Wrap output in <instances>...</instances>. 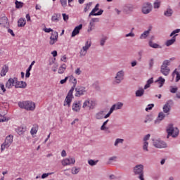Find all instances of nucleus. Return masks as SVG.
<instances>
[{"instance_id":"f257e3e1","label":"nucleus","mask_w":180,"mask_h":180,"mask_svg":"<svg viewBox=\"0 0 180 180\" xmlns=\"http://www.w3.org/2000/svg\"><path fill=\"white\" fill-rule=\"evenodd\" d=\"M18 106L21 109H25L26 110H33L36 109V104L32 101L19 102Z\"/></svg>"},{"instance_id":"ea45409f","label":"nucleus","mask_w":180,"mask_h":180,"mask_svg":"<svg viewBox=\"0 0 180 180\" xmlns=\"http://www.w3.org/2000/svg\"><path fill=\"white\" fill-rule=\"evenodd\" d=\"M99 160H94L92 159L88 160V164L91 165V167H94V165H96L98 164V162Z\"/></svg>"},{"instance_id":"e433bc0d","label":"nucleus","mask_w":180,"mask_h":180,"mask_svg":"<svg viewBox=\"0 0 180 180\" xmlns=\"http://www.w3.org/2000/svg\"><path fill=\"white\" fill-rule=\"evenodd\" d=\"M92 44V42H91V41H87L86 42V44L84 46H83V50H84V51H88V50H89V47H91Z\"/></svg>"},{"instance_id":"f704fd0d","label":"nucleus","mask_w":180,"mask_h":180,"mask_svg":"<svg viewBox=\"0 0 180 180\" xmlns=\"http://www.w3.org/2000/svg\"><path fill=\"white\" fill-rule=\"evenodd\" d=\"M67 70V65L63 64L58 69V74H64V72Z\"/></svg>"},{"instance_id":"aec40b11","label":"nucleus","mask_w":180,"mask_h":180,"mask_svg":"<svg viewBox=\"0 0 180 180\" xmlns=\"http://www.w3.org/2000/svg\"><path fill=\"white\" fill-rule=\"evenodd\" d=\"M165 114L163 112H159L157 119L155 120V124H160L164 119H165Z\"/></svg>"},{"instance_id":"0e129e2a","label":"nucleus","mask_w":180,"mask_h":180,"mask_svg":"<svg viewBox=\"0 0 180 180\" xmlns=\"http://www.w3.org/2000/svg\"><path fill=\"white\" fill-rule=\"evenodd\" d=\"M116 158H117L116 156H112V157L110 158L108 164L112 163V161H115Z\"/></svg>"},{"instance_id":"09e8293b","label":"nucleus","mask_w":180,"mask_h":180,"mask_svg":"<svg viewBox=\"0 0 180 180\" xmlns=\"http://www.w3.org/2000/svg\"><path fill=\"white\" fill-rule=\"evenodd\" d=\"M170 88L171 94H176L178 92V87L170 86Z\"/></svg>"},{"instance_id":"c756f323","label":"nucleus","mask_w":180,"mask_h":180,"mask_svg":"<svg viewBox=\"0 0 180 180\" xmlns=\"http://www.w3.org/2000/svg\"><path fill=\"white\" fill-rule=\"evenodd\" d=\"M144 95V90L143 88H139V90H137L135 93V96L137 98H141V96H143Z\"/></svg>"},{"instance_id":"b1692460","label":"nucleus","mask_w":180,"mask_h":180,"mask_svg":"<svg viewBox=\"0 0 180 180\" xmlns=\"http://www.w3.org/2000/svg\"><path fill=\"white\" fill-rule=\"evenodd\" d=\"M61 19V14L60 13H54L51 17L52 22H60Z\"/></svg>"},{"instance_id":"20e7f679","label":"nucleus","mask_w":180,"mask_h":180,"mask_svg":"<svg viewBox=\"0 0 180 180\" xmlns=\"http://www.w3.org/2000/svg\"><path fill=\"white\" fill-rule=\"evenodd\" d=\"M74 89H75V86H72L70 91H68L66 98L65 99L63 106H71V102H72V98H74V95H72L74 92Z\"/></svg>"},{"instance_id":"a211bd4d","label":"nucleus","mask_w":180,"mask_h":180,"mask_svg":"<svg viewBox=\"0 0 180 180\" xmlns=\"http://www.w3.org/2000/svg\"><path fill=\"white\" fill-rule=\"evenodd\" d=\"M0 25H2L4 27L7 29L9 28V21L8 20V17L2 16L0 18Z\"/></svg>"},{"instance_id":"7ed1b4c3","label":"nucleus","mask_w":180,"mask_h":180,"mask_svg":"<svg viewBox=\"0 0 180 180\" xmlns=\"http://www.w3.org/2000/svg\"><path fill=\"white\" fill-rule=\"evenodd\" d=\"M166 131L169 136H172L173 139L178 137L179 135V129L178 127L174 128V124H170L167 127Z\"/></svg>"},{"instance_id":"c9c22d12","label":"nucleus","mask_w":180,"mask_h":180,"mask_svg":"<svg viewBox=\"0 0 180 180\" xmlns=\"http://www.w3.org/2000/svg\"><path fill=\"white\" fill-rule=\"evenodd\" d=\"M176 75V82H179L180 80V72L179 71H176V69H175L173 72H172V75L174 77V75Z\"/></svg>"},{"instance_id":"69168bd1","label":"nucleus","mask_w":180,"mask_h":180,"mask_svg":"<svg viewBox=\"0 0 180 180\" xmlns=\"http://www.w3.org/2000/svg\"><path fill=\"white\" fill-rule=\"evenodd\" d=\"M150 137H151V135L150 134H148L146 136L143 138V141H147V140H150Z\"/></svg>"},{"instance_id":"6e6552de","label":"nucleus","mask_w":180,"mask_h":180,"mask_svg":"<svg viewBox=\"0 0 180 180\" xmlns=\"http://www.w3.org/2000/svg\"><path fill=\"white\" fill-rule=\"evenodd\" d=\"M98 11H99V4H97L94 8L92 9L91 12L89 15V18H91V16H101V15L103 13V10L101 9L98 12Z\"/></svg>"},{"instance_id":"0eeeda50","label":"nucleus","mask_w":180,"mask_h":180,"mask_svg":"<svg viewBox=\"0 0 180 180\" xmlns=\"http://www.w3.org/2000/svg\"><path fill=\"white\" fill-rule=\"evenodd\" d=\"M12 143H13V136L8 135V136H6L4 143L1 146V151H4V150H5L6 148H9Z\"/></svg>"},{"instance_id":"e2e57ef3","label":"nucleus","mask_w":180,"mask_h":180,"mask_svg":"<svg viewBox=\"0 0 180 180\" xmlns=\"http://www.w3.org/2000/svg\"><path fill=\"white\" fill-rule=\"evenodd\" d=\"M68 79V77H65V79H61L60 81V84H61V85L65 84V82H67Z\"/></svg>"},{"instance_id":"dca6fc26","label":"nucleus","mask_w":180,"mask_h":180,"mask_svg":"<svg viewBox=\"0 0 180 180\" xmlns=\"http://www.w3.org/2000/svg\"><path fill=\"white\" fill-rule=\"evenodd\" d=\"M72 110L78 113L81 110V101H76L72 104Z\"/></svg>"},{"instance_id":"de8ad7c7","label":"nucleus","mask_w":180,"mask_h":180,"mask_svg":"<svg viewBox=\"0 0 180 180\" xmlns=\"http://www.w3.org/2000/svg\"><path fill=\"white\" fill-rule=\"evenodd\" d=\"M51 37H52L53 39H58V32H57L56 31L53 32L51 34Z\"/></svg>"},{"instance_id":"774afa93","label":"nucleus","mask_w":180,"mask_h":180,"mask_svg":"<svg viewBox=\"0 0 180 180\" xmlns=\"http://www.w3.org/2000/svg\"><path fill=\"white\" fill-rule=\"evenodd\" d=\"M8 33H10V34H11V36H13V37H15V33L13 32V30L8 29Z\"/></svg>"},{"instance_id":"ddd939ff","label":"nucleus","mask_w":180,"mask_h":180,"mask_svg":"<svg viewBox=\"0 0 180 180\" xmlns=\"http://www.w3.org/2000/svg\"><path fill=\"white\" fill-rule=\"evenodd\" d=\"M136 9V7H134L132 4H127L124 6L123 8V12L125 13V15H130L133 11Z\"/></svg>"},{"instance_id":"4468645a","label":"nucleus","mask_w":180,"mask_h":180,"mask_svg":"<svg viewBox=\"0 0 180 180\" xmlns=\"http://www.w3.org/2000/svg\"><path fill=\"white\" fill-rule=\"evenodd\" d=\"M14 86L15 88H21L22 89H25V88L27 86V84L26 83V82L18 80V77H17L15 80V84L14 85Z\"/></svg>"},{"instance_id":"bb28decb","label":"nucleus","mask_w":180,"mask_h":180,"mask_svg":"<svg viewBox=\"0 0 180 180\" xmlns=\"http://www.w3.org/2000/svg\"><path fill=\"white\" fill-rule=\"evenodd\" d=\"M105 118V111L101 110L96 114V119L101 120V119Z\"/></svg>"},{"instance_id":"a18cd8bd","label":"nucleus","mask_w":180,"mask_h":180,"mask_svg":"<svg viewBox=\"0 0 180 180\" xmlns=\"http://www.w3.org/2000/svg\"><path fill=\"white\" fill-rule=\"evenodd\" d=\"M143 151H148V142L144 141L143 145Z\"/></svg>"},{"instance_id":"49530a36","label":"nucleus","mask_w":180,"mask_h":180,"mask_svg":"<svg viewBox=\"0 0 180 180\" xmlns=\"http://www.w3.org/2000/svg\"><path fill=\"white\" fill-rule=\"evenodd\" d=\"M91 6L92 2H89L84 8V12H88V11H89V8H91Z\"/></svg>"},{"instance_id":"8fccbe9b","label":"nucleus","mask_w":180,"mask_h":180,"mask_svg":"<svg viewBox=\"0 0 180 180\" xmlns=\"http://www.w3.org/2000/svg\"><path fill=\"white\" fill-rule=\"evenodd\" d=\"M112 113H113V108L110 109V111L104 116V119H108V117H110Z\"/></svg>"},{"instance_id":"2eb2a0df","label":"nucleus","mask_w":180,"mask_h":180,"mask_svg":"<svg viewBox=\"0 0 180 180\" xmlns=\"http://www.w3.org/2000/svg\"><path fill=\"white\" fill-rule=\"evenodd\" d=\"M71 164H75V158H70L62 160V165H63V167L71 165Z\"/></svg>"},{"instance_id":"052dcab7","label":"nucleus","mask_w":180,"mask_h":180,"mask_svg":"<svg viewBox=\"0 0 180 180\" xmlns=\"http://www.w3.org/2000/svg\"><path fill=\"white\" fill-rule=\"evenodd\" d=\"M0 117H3V118H0V123L8 121V120L6 119V117L2 116V115H0Z\"/></svg>"},{"instance_id":"5701e85b","label":"nucleus","mask_w":180,"mask_h":180,"mask_svg":"<svg viewBox=\"0 0 180 180\" xmlns=\"http://www.w3.org/2000/svg\"><path fill=\"white\" fill-rule=\"evenodd\" d=\"M155 82L159 84V88H162L164 84H165V79L162 78V77H159Z\"/></svg>"},{"instance_id":"1a4fd4ad","label":"nucleus","mask_w":180,"mask_h":180,"mask_svg":"<svg viewBox=\"0 0 180 180\" xmlns=\"http://www.w3.org/2000/svg\"><path fill=\"white\" fill-rule=\"evenodd\" d=\"M153 11V4L150 2H146L143 4L142 7V13H144V15H148V13H150Z\"/></svg>"},{"instance_id":"79ce46f5","label":"nucleus","mask_w":180,"mask_h":180,"mask_svg":"<svg viewBox=\"0 0 180 180\" xmlns=\"http://www.w3.org/2000/svg\"><path fill=\"white\" fill-rule=\"evenodd\" d=\"M106 40H108V37H103L100 40V44L101 46H105V43H106Z\"/></svg>"},{"instance_id":"a878e982","label":"nucleus","mask_w":180,"mask_h":180,"mask_svg":"<svg viewBox=\"0 0 180 180\" xmlns=\"http://www.w3.org/2000/svg\"><path fill=\"white\" fill-rule=\"evenodd\" d=\"M8 71H9V67H8V65H4L2 67V70L1 71V77H5V75H6V72H8Z\"/></svg>"},{"instance_id":"13d9d810","label":"nucleus","mask_w":180,"mask_h":180,"mask_svg":"<svg viewBox=\"0 0 180 180\" xmlns=\"http://www.w3.org/2000/svg\"><path fill=\"white\" fill-rule=\"evenodd\" d=\"M86 51H85V50H81L80 52H79V54H80V57H84L86 55Z\"/></svg>"},{"instance_id":"cd10ccee","label":"nucleus","mask_w":180,"mask_h":180,"mask_svg":"<svg viewBox=\"0 0 180 180\" xmlns=\"http://www.w3.org/2000/svg\"><path fill=\"white\" fill-rule=\"evenodd\" d=\"M148 44L150 47H152V49H162V46H161L158 44L153 42V41L151 40L149 41Z\"/></svg>"},{"instance_id":"473e14b6","label":"nucleus","mask_w":180,"mask_h":180,"mask_svg":"<svg viewBox=\"0 0 180 180\" xmlns=\"http://www.w3.org/2000/svg\"><path fill=\"white\" fill-rule=\"evenodd\" d=\"M172 13H174V11L171 8H167V11H165L164 15L167 16V18H170V16H172Z\"/></svg>"},{"instance_id":"393cba45","label":"nucleus","mask_w":180,"mask_h":180,"mask_svg":"<svg viewBox=\"0 0 180 180\" xmlns=\"http://www.w3.org/2000/svg\"><path fill=\"white\" fill-rule=\"evenodd\" d=\"M15 131L18 133V134H23L26 131V126L22 125L21 127H18L16 129Z\"/></svg>"},{"instance_id":"2f4dec72","label":"nucleus","mask_w":180,"mask_h":180,"mask_svg":"<svg viewBox=\"0 0 180 180\" xmlns=\"http://www.w3.org/2000/svg\"><path fill=\"white\" fill-rule=\"evenodd\" d=\"M68 77L69 82H72V84H73L72 86H74L75 88V86H77V79L75 77H74V76H72V75L69 76Z\"/></svg>"},{"instance_id":"423d86ee","label":"nucleus","mask_w":180,"mask_h":180,"mask_svg":"<svg viewBox=\"0 0 180 180\" xmlns=\"http://www.w3.org/2000/svg\"><path fill=\"white\" fill-rule=\"evenodd\" d=\"M115 79L112 82L113 85H119L123 79H124V70H120L117 72L116 76L115 77Z\"/></svg>"},{"instance_id":"603ef678","label":"nucleus","mask_w":180,"mask_h":180,"mask_svg":"<svg viewBox=\"0 0 180 180\" xmlns=\"http://www.w3.org/2000/svg\"><path fill=\"white\" fill-rule=\"evenodd\" d=\"M0 89H1L3 94H4V92H6V89H5V85L1 82H0Z\"/></svg>"},{"instance_id":"6ab92c4d","label":"nucleus","mask_w":180,"mask_h":180,"mask_svg":"<svg viewBox=\"0 0 180 180\" xmlns=\"http://www.w3.org/2000/svg\"><path fill=\"white\" fill-rule=\"evenodd\" d=\"M81 30H82V24H80L75 27V29L72 32L71 37H75V36L79 34V32H81Z\"/></svg>"},{"instance_id":"5fc2aeb1","label":"nucleus","mask_w":180,"mask_h":180,"mask_svg":"<svg viewBox=\"0 0 180 180\" xmlns=\"http://www.w3.org/2000/svg\"><path fill=\"white\" fill-rule=\"evenodd\" d=\"M180 32V29H176L174 31H172V32L170 34V37H172V36H175L176 33H179Z\"/></svg>"},{"instance_id":"c85d7f7f","label":"nucleus","mask_w":180,"mask_h":180,"mask_svg":"<svg viewBox=\"0 0 180 180\" xmlns=\"http://www.w3.org/2000/svg\"><path fill=\"white\" fill-rule=\"evenodd\" d=\"M26 25V19L20 18L18 21V27H23Z\"/></svg>"},{"instance_id":"6e6d98bb","label":"nucleus","mask_w":180,"mask_h":180,"mask_svg":"<svg viewBox=\"0 0 180 180\" xmlns=\"http://www.w3.org/2000/svg\"><path fill=\"white\" fill-rule=\"evenodd\" d=\"M62 16L63 18V20L65 22H67V20H68V19L70 18V17L68 16V15L65 14V13H63Z\"/></svg>"},{"instance_id":"680f3d73","label":"nucleus","mask_w":180,"mask_h":180,"mask_svg":"<svg viewBox=\"0 0 180 180\" xmlns=\"http://www.w3.org/2000/svg\"><path fill=\"white\" fill-rule=\"evenodd\" d=\"M143 50H141L138 52V56H139V61H141V57H143Z\"/></svg>"},{"instance_id":"412c9836","label":"nucleus","mask_w":180,"mask_h":180,"mask_svg":"<svg viewBox=\"0 0 180 180\" xmlns=\"http://www.w3.org/2000/svg\"><path fill=\"white\" fill-rule=\"evenodd\" d=\"M176 36H178V34H176L174 36L172 37L171 39H168L165 44L167 47H169V46H172L175 41H176Z\"/></svg>"},{"instance_id":"864d4df0","label":"nucleus","mask_w":180,"mask_h":180,"mask_svg":"<svg viewBox=\"0 0 180 180\" xmlns=\"http://www.w3.org/2000/svg\"><path fill=\"white\" fill-rule=\"evenodd\" d=\"M153 107H154V104L153 103L148 105V107L146 108V111L148 112V110H151Z\"/></svg>"},{"instance_id":"4be33fe9","label":"nucleus","mask_w":180,"mask_h":180,"mask_svg":"<svg viewBox=\"0 0 180 180\" xmlns=\"http://www.w3.org/2000/svg\"><path fill=\"white\" fill-rule=\"evenodd\" d=\"M122 108H123V103L118 102L115 104H113L110 108V109H113V112H114L115 110H119L120 109H122Z\"/></svg>"},{"instance_id":"f8f14e48","label":"nucleus","mask_w":180,"mask_h":180,"mask_svg":"<svg viewBox=\"0 0 180 180\" xmlns=\"http://www.w3.org/2000/svg\"><path fill=\"white\" fill-rule=\"evenodd\" d=\"M153 146L156 148H167V143L164 141L158 140H153Z\"/></svg>"},{"instance_id":"72a5a7b5","label":"nucleus","mask_w":180,"mask_h":180,"mask_svg":"<svg viewBox=\"0 0 180 180\" xmlns=\"http://www.w3.org/2000/svg\"><path fill=\"white\" fill-rule=\"evenodd\" d=\"M15 8L16 9H20V8H23V5H25V4L22 1H19L18 0H15Z\"/></svg>"},{"instance_id":"338daca9","label":"nucleus","mask_w":180,"mask_h":180,"mask_svg":"<svg viewBox=\"0 0 180 180\" xmlns=\"http://www.w3.org/2000/svg\"><path fill=\"white\" fill-rule=\"evenodd\" d=\"M154 82V78L151 77L150 79H149L146 83H148V84L151 85V84H153Z\"/></svg>"},{"instance_id":"bf43d9fd","label":"nucleus","mask_w":180,"mask_h":180,"mask_svg":"<svg viewBox=\"0 0 180 180\" xmlns=\"http://www.w3.org/2000/svg\"><path fill=\"white\" fill-rule=\"evenodd\" d=\"M31 134L33 136V134H36L37 133V129L36 127H32L30 131Z\"/></svg>"},{"instance_id":"9d476101","label":"nucleus","mask_w":180,"mask_h":180,"mask_svg":"<svg viewBox=\"0 0 180 180\" xmlns=\"http://www.w3.org/2000/svg\"><path fill=\"white\" fill-rule=\"evenodd\" d=\"M75 96L79 98V96H82V95H85L86 93V89L82 86H78L77 87L75 88Z\"/></svg>"},{"instance_id":"4d7b16f0","label":"nucleus","mask_w":180,"mask_h":180,"mask_svg":"<svg viewBox=\"0 0 180 180\" xmlns=\"http://www.w3.org/2000/svg\"><path fill=\"white\" fill-rule=\"evenodd\" d=\"M60 2L63 8L67 6V0H60Z\"/></svg>"},{"instance_id":"f03ea898","label":"nucleus","mask_w":180,"mask_h":180,"mask_svg":"<svg viewBox=\"0 0 180 180\" xmlns=\"http://www.w3.org/2000/svg\"><path fill=\"white\" fill-rule=\"evenodd\" d=\"M133 171L135 175H139V179L144 180V165H137L134 167Z\"/></svg>"},{"instance_id":"f3484780","label":"nucleus","mask_w":180,"mask_h":180,"mask_svg":"<svg viewBox=\"0 0 180 180\" xmlns=\"http://www.w3.org/2000/svg\"><path fill=\"white\" fill-rule=\"evenodd\" d=\"M16 79L17 77L9 78L8 82L6 83V87L8 88V89H11L12 86H15V84L16 83Z\"/></svg>"},{"instance_id":"37998d69","label":"nucleus","mask_w":180,"mask_h":180,"mask_svg":"<svg viewBox=\"0 0 180 180\" xmlns=\"http://www.w3.org/2000/svg\"><path fill=\"white\" fill-rule=\"evenodd\" d=\"M78 172H79V168H77L76 167L72 168V174L73 175H77Z\"/></svg>"},{"instance_id":"a19ab883","label":"nucleus","mask_w":180,"mask_h":180,"mask_svg":"<svg viewBox=\"0 0 180 180\" xmlns=\"http://www.w3.org/2000/svg\"><path fill=\"white\" fill-rule=\"evenodd\" d=\"M123 141H124V139H117L115 140V143H114V146H115V147H117L118 144H123Z\"/></svg>"},{"instance_id":"7c9ffc66","label":"nucleus","mask_w":180,"mask_h":180,"mask_svg":"<svg viewBox=\"0 0 180 180\" xmlns=\"http://www.w3.org/2000/svg\"><path fill=\"white\" fill-rule=\"evenodd\" d=\"M150 32H151V29H148V30L143 32L139 37V39H143L148 37V34H150Z\"/></svg>"},{"instance_id":"3c124183","label":"nucleus","mask_w":180,"mask_h":180,"mask_svg":"<svg viewBox=\"0 0 180 180\" xmlns=\"http://www.w3.org/2000/svg\"><path fill=\"white\" fill-rule=\"evenodd\" d=\"M153 66H154V58H151L149 60V70H151V68H153Z\"/></svg>"},{"instance_id":"39448f33","label":"nucleus","mask_w":180,"mask_h":180,"mask_svg":"<svg viewBox=\"0 0 180 180\" xmlns=\"http://www.w3.org/2000/svg\"><path fill=\"white\" fill-rule=\"evenodd\" d=\"M169 63L170 60H164L162 65L160 67V72L165 77H167L171 71L169 68H168V65H169Z\"/></svg>"},{"instance_id":"c03bdc74","label":"nucleus","mask_w":180,"mask_h":180,"mask_svg":"<svg viewBox=\"0 0 180 180\" xmlns=\"http://www.w3.org/2000/svg\"><path fill=\"white\" fill-rule=\"evenodd\" d=\"M86 106H88L89 108H91V101H89L88 100L84 101V103H83L82 108L84 109H85V108H86Z\"/></svg>"},{"instance_id":"58836bf2","label":"nucleus","mask_w":180,"mask_h":180,"mask_svg":"<svg viewBox=\"0 0 180 180\" xmlns=\"http://www.w3.org/2000/svg\"><path fill=\"white\" fill-rule=\"evenodd\" d=\"M57 41H58V39H57L56 37L55 38H53V37H50L49 44L51 46H53V44H56Z\"/></svg>"},{"instance_id":"9b49d317","label":"nucleus","mask_w":180,"mask_h":180,"mask_svg":"<svg viewBox=\"0 0 180 180\" xmlns=\"http://www.w3.org/2000/svg\"><path fill=\"white\" fill-rule=\"evenodd\" d=\"M172 105H174V101H167L163 106V113H167V115H169V112H171V106H172Z\"/></svg>"},{"instance_id":"4c0bfd02","label":"nucleus","mask_w":180,"mask_h":180,"mask_svg":"<svg viewBox=\"0 0 180 180\" xmlns=\"http://www.w3.org/2000/svg\"><path fill=\"white\" fill-rule=\"evenodd\" d=\"M161 6V1L160 0H156L153 4L154 9H158Z\"/></svg>"}]
</instances>
